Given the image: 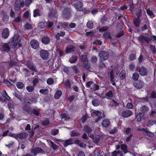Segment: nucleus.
<instances>
[{
  "mask_svg": "<svg viewBox=\"0 0 156 156\" xmlns=\"http://www.w3.org/2000/svg\"><path fill=\"white\" fill-rule=\"evenodd\" d=\"M21 37L20 35L17 34L15 35L13 37L11 41V43L13 44V45L14 47H20L21 45L20 43Z\"/></svg>",
  "mask_w": 156,
  "mask_h": 156,
  "instance_id": "obj_1",
  "label": "nucleus"
},
{
  "mask_svg": "<svg viewBox=\"0 0 156 156\" xmlns=\"http://www.w3.org/2000/svg\"><path fill=\"white\" fill-rule=\"evenodd\" d=\"M98 55L100 58V61L103 62L108 58L109 54L108 52L105 51H102L100 52Z\"/></svg>",
  "mask_w": 156,
  "mask_h": 156,
  "instance_id": "obj_2",
  "label": "nucleus"
},
{
  "mask_svg": "<svg viewBox=\"0 0 156 156\" xmlns=\"http://www.w3.org/2000/svg\"><path fill=\"white\" fill-rule=\"evenodd\" d=\"M40 54L41 58L43 60L47 59L49 55L48 51L44 50H41Z\"/></svg>",
  "mask_w": 156,
  "mask_h": 156,
  "instance_id": "obj_3",
  "label": "nucleus"
},
{
  "mask_svg": "<svg viewBox=\"0 0 156 156\" xmlns=\"http://www.w3.org/2000/svg\"><path fill=\"white\" fill-rule=\"evenodd\" d=\"M24 5V0H16L15 3V9H19Z\"/></svg>",
  "mask_w": 156,
  "mask_h": 156,
  "instance_id": "obj_4",
  "label": "nucleus"
},
{
  "mask_svg": "<svg viewBox=\"0 0 156 156\" xmlns=\"http://www.w3.org/2000/svg\"><path fill=\"white\" fill-rule=\"evenodd\" d=\"M26 66L30 69L35 72H37V70L35 65H34L30 61H28L26 62Z\"/></svg>",
  "mask_w": 156,
  "mask_h": 156,
  "instance_id": "obj_5",
  "label": "nucleus"
},
{
  "mask_svg": "<svg viewBox=\"0 0 156 156\" xmlns=\"http://www.w3.org/2000/svg\"><path fill=\"white\" fill-rule=\"evenodd\" d=\"M133 85L134 87L136 88L140 89L143 87L144 85V83L143 81H140L138 82L134 83Z\"/></svg>",
  "mask_w": 156,
  "mask_h": 156,
  "instance_id": "obj_6",
  "label": "nucleus"
},
{
  "mask_svg": "<svg viewBox=\"0 0 156 156\" xmlns=\"http://www.w3.org/2000/svg\"><path fill=\"white\" fill-rule=\"evenodd\" d=\"M31 153L34 154H36L38 153H44V152L42 149L38 147L33 148L31 151Z\"/></svg>",
  "mask_w": 156,
  "mask_h": 156,
  "instance_id": "obj_7",
  "label": "nucleus"
},
{
  "mask_svg": "<svg viewBox=\"0 0 156 156\" xmlns=\"http://www.w3.org/2000/svg\"><path fill=\"white\" fill-rule=\"evenodd\" d=\"M70 9L68 8L65 9L63 12V16L65 18H68L70 16Z\"/></svg>",
  "mask_w": 156,
  "mask_h": 156,
  "instance_id": "obj_8",
  "label": "nucleus"
},
{
  "mask_svg": "<svg viewBox=\"0 0 156 156\" xmlns=\"http://www.w3.org/2000/svg\"><path fill=\"white\" fill-rule=\"evenodd\" d=\"M139 72L141 76H145L147 73V70L145 68L142 67L140 69Z\"/></svg>",
  "mask_w": 156,
  "mask_h": 156,
  "instance_id": "obj_9",
  "label": "nucleus"
},
{
  "mask_svg": "<svg viewBox=\"0 0 156 156\" xmlns=\"http://www.w3.org/2000/svg\"><path fill=\"white\" fill-rule=\"evenodd\" d=\"M132 114V112L131 111L126 110L122 112V116L124 118H127L131 116Z\"/></svg>",
  "mask_w": 156,
  "mask_h": 156,
  "instance_id": "obj_10",
  "label": "nucleus"
},
{
  "mask_svg": "<svg viewBox=\"0 0 156 156\" xmlns=\"http://www.w3.org/2000/svg\"><path fill=\"white\" fill-rule=\"evenodd\" d=\"M30 44L32 48L35 49H37L39 46V44L37 41L35 40L31 41L30 42Z\"/></svg>",
  "mask_w": 156,
  "mask_h": 156,
  "instance_id": "obj_11",
  "label": "nucleus"
},
{
  "mask_svg": "<svg viewBox=\"0 0 156 156\" xmlns=\"http://www.w3.org/2000/svg\"><path fill=\"white\" fill-rule=\"evenodd\" d=\"M139 40L142 42L148 43L150 41V39L149 37H145L143 35H141L139 36Z\"/></svg>",
  "mask_w": 156,
  "mask_h": 156,
  "instance_id": "obj_12",
  "label": "nucleus"
},
{
  "mask_svg": "<svg viewBox=\"0 0 156 156\" xmlns=\"http://www.w3.org/2000/svg\"><path fill=\"white\" fill-rule=\"evenodd\" d=\"M9 34V32L8 28L5 29L2 31V36L3 38H7Z\"/></svg>",
  "mask_w": 156,
  "mask_h": 156,
  "instance_id": "obj_13",
  "label": "nucleus"
},
{
  "mask_svg": "<svg viewBox=\"0 0 156 156\" xmlns=\"http://www.w3.org/2000/svg\"><path fill=\"white\" fill-rule=\"evenodd\" d=\"M76 9L78 11H81L83 10L82 8L83 4L80 2H79L75 5Z\"/></svg>",
  "mask_w": 156,
  "mask_h": 156,
  "instance_id": "obj_14",
  "label": "nucleus"
},
{
  "mask_svg": "<svg viewBox=\"0 0 156 156\" xmlns=\"http://www.w3.org/2000/svg\"><path fill=\"white\" fill-rule=\"evenodd\" d=\"M73 139H69L65 141H63V145L65 147H66L69 145L73 144Z\"/></svg>",
  "mask_w": 156,
  "mask_h": 156,
  "instance_id": "obj_15",
  "label": "nucleus"
},
{
  "mask_svg": "<svg viewBox=\"0 0 156 156\" xmlns=\"http://www.w3.org/2000/svg\"><path fill=\"white\" fill-rule=\"evenodd\" d=\"M136 118L138 121H141L144 118V114L141 112L138 113L136 116Z\"/></svg>",
  "mask_w": 156,
  "mask_h": 156,
  "instance_id": "obj_16",
  "label": "nucleus"
},
{
  "mask_svg": "<svg viewBox=\"0 0 156 156\" xmlns=\"http://www.w3.org/2000/svg\"><path fill=\"white\" fill-rule=\"evenodd\" d=\"M110 123L109 120L108 119H105L103 120L102 122V125L104 127H106L109 125Z\"/></svg>",
  "mask_w": 156,
  "mask_h": 156,
  "instance_id": "obj_17",
  "label": "nucleus"
},
{
  "mask_svg": "<svg viewBox=\"0 0 156 156\" xmlns=\"http://www.w3.org/2000/svg\"><path fill=\"white\" fill-rule=\"evenodd\" d=\"M47 141L48 143L50 145V147H52L53 150H55L57 148V146L52 141L49 140H48Z\"/></svg>",
  "mask_w": 156,
  "mask_h": 156,
  "instance_id": "obj_18",
  "label": "nucleus"
},
{
  "mask_svg": "<svg viewBox=\"0 0 156 156\" xmlns=\"http://www.w3.org/2000/svg\"><path fill=\"white\" fill-rule=\"evenodd\" d=\"M68 26V24L66 23H60L59 25L57 26L58 28L60 29L67 28Z\"/></svg>",
  "mask_w": 156,
  "mask_h": 156,
  "instance_id": "obj_19",
  "label": "nucleus"
},
{
  "mask_svg": "<svg viewBox=\"0 0 156 156\" xmlns=\"http://www.w3.org/2000/svg\"><path fill=\"white\" fill-rule=\"evenodd\" d=\"M28 136V134L25 133H23L17 134V138L23 139Z\"/></svg>",
  "mask_w": 156,
  "mask_h": 156,
  "instance_id": "obj_20",
  "label": "nucleus"
},
{
  "mask_svg": "<svg viewBox=\"0 0 156 156\" xmlns=\"http://www.w3.org/2000/svg\"><path fill=\"white\" fill-rule=\"evenodd\" d=\"M49 16L50 18H52L56 17L57 15L55 12V10L54 9L51 10L49 13Z\"/></svg>",
  "mask_w": 156,
  "mask_h": 156,
  "instance_id": "obj_21",
  "label": "nucleus"
},
{
  "mask_svg": "<svg viewBox=\"0 0 156 156\" xmlns=\"http://www.w3.org/2000/svg\"><path fill=\"white\" fill-rule=\"evenodd\" d=\"M23 109L27 113L31 114V109L30 107L27 105H24Z\"/></svg>",
  "mask_w": 156,
  "mask_h": 156,
  "instance_id": "obj_22",
  "label": "nucleus"
},
{
  "mask_svg": "<svg viewBox=\"0 0 156 156\" xmlns=\"http://www.w3.org/2000/svg\"><path fill=\"white\" fill-rule=\"evenodd\" d=\"M75 50V48L72 46L70 45L67 47L65 50L67 53L70 52Z\"/></svg>",
  "mask_w": 156,
  "mask_h": 156,
  "instance_id": "obj_23",
  "label": "nucleus"
},
{
  "mask_svg": "<svg viewBox=\"0 0 156 156\" xmlns=\"http://www.w3.org/2000/svg\"><path fill=\"white\" fill-rule=\"evenodd\" d=\"M49 41L50 39L49 38L46 36H44L43 37L42 40V42L45 44H48Z\"/></svg>",
  "mask_w": 156,
  "mask_h": 156,
  "instance_id": "obj_24",
  "label": "nucleus"
},
{
  "mask_svg": "<svg viewBox=\"0 0 156 156\" xmlns=\"http://www.w3.org/2000/svg\"><path fill=\"white\" fill-rule=\"evenodd\" d=\"M41 15L40 10L39 9H36L33 11V16L34 17H36L40 16Z\"/></svg>",
  "mask_w": 156,
  "mask_h": 156,
  "instance_id": "obj_25",
  "label": "nucleus"
},
{
  "mask_svg": "<svg viewBox=\"0 0 156 156\" xmlns=\"http://www.w3.org/2000/svg\"><path fill=\"white\" fill-rule=\"evenodd\" d=\"M62 94V92L61 90H58L56 92L54 97L56 99H58Z\"/></svg>",
  "mask_w": 156,
  "mask_h": 156,
  "instance_id": "obj_26",
  "label": "nucleus"
},
{
  "mask_svg": "<svg viewBox=\"0 0 156 156\" xmlns=\"http://www.w3.org/2000/svg\"><path fill=\"white\" fill-rule=\"evenodd\" d=\"M65 34V33L64 31H61L60 33H58L56 36L55 38L57 40H58L60 37H63Z\"/></svg>",
  "mask_w": 156,
  "mask_h": 156,
  "instance_id": "obj_27",
  "label": "nucleus"
},
{
  "mask_svg": "<svg viewBox=\"0 0 156 156\" xmlns=\"http://www.w3.org/2000/svg\"><path fill=\"white\" fill-rule=\"evenodd\" d=\"M92 102L93 105L94 106H97L99 105L100 104V102L96 98H94L93 99L92 101Z\"/></svg>",
  "mask_w": 156,
  "mask_h": 156,
  "instance_id": "obj_28",
  "label": "nucleus"
},
{
  "mask_svg": "<svg viewBox=\"0 0 156 156\" xmlns=\"http://www.w3.org/2000/svg\"><path fill=\"white\" fill-rule=\"evenodd\" d=\"M105 95L108 99L112 98L113 96V92L110 90L106 93Z\"/></svg>",
  "mask_w": 156,
  "mask_h": 156,
  "instance_id": "obj_29",
  "label": "nucleus"
},
{
  "mask_svg": "<svg viewBox=\"0 0 156 156\" xmlns=\"http://www.w3.org/2000/svg\"><path fill=\"white\" fill-rule=\"evenodd\" d=\"M84 130L87 133L90 132L92 131V129L90 127L87 126H84Z\"/></svg>",
  "mask_w": 156,
  "mask_h": 156,
  "instance_id": "obj_30",
  "label": "nucleus"
},
{
  "mask_svg": "<svg viewBox=\"0 0 156 156\" xmlns=\"http://www.w3.org/2000/svg\"><path fill=\"white\" fill-rule=\"evenodd\" d=\"M101 153V151L97 149H96L94 152V154L95 156H100Z\"/></svg>",
  "mask_w": 156,
  "mask_h": 156,
  "instance_id": "obj_31",
  "label": "nucleus"
},
{
  "mask_svg": "<svg viewBox=\"0 0 156 156\" xmlns=\"http://www.w3.org/2000/svg\"><path fill=\"white\" fill-rule=\"evenodd\" d=\"M75 143L78 144L81 147H86V144L83 143H80V141L79 140H76L75 141Z\"/></svg>",
  "mask_w": 156,
  "mask_h": 156,
  "instance_id": "obj_32",
  "label": "nucleus"
},
{
  "mask_svg": "<svg viewBox=\"0 0 156 156\" xmlns=\"http://www.w3.org/2000/svg\"><path fill=\"white\" fill-rule=\"evenodd\" d=\"M141 111L144 112L148 111L149 109L148 107L145 105L142 106L141 107Z\"/></svg>",
  "mask_w": 156,
  "mask_h": 156,
  "instance_id": "obj_33",
  "label": "nucleus"
},
{
  "mask_svg": "<svg viewBox=\"0 0 156 156\" xmlns=\"http://www.w3.org/2000/svg\"><path fill=\"white\" fill-rule=\"evenodd\" d=\"M3 49L5 51H8L10 49V47L8 44H4L2 46Z\"/></svg>",
  "mask_w": 156,
  "mask_h": 156,
  "instance_id": "obj_34",
  "label": "nucleus"
},
{
  "mask_svg": "<svg viewBox=\"0 0 156 156\" xmlns=\"http://www.w3.org/2000/svg\"><path fill=\"white\" fill-rule=\"evenodd\" d=\"M16 86L18 88L22 89L24 87L23 84L21 82H18L16 83Z\"/></svg>",
  "mask_w": 156,
  "mask_h": 156,
  "instance_id": "obj_35",
  "label": "nucleus"
},
{
  "mask_svg": "<svg viewBox=\"0 0 156 156\" xmlns=\"http://www.w3.org/2000/svg\"><path fill=\"white\" fill-rule=\"evenodd\" d=\"M89 137L93 139L94 142L96 143H98L99 141V138H94V136L93 135H90Z\"/></svg>",
  "mask_w": 156,
  "mask_h": 156,
  "instance_id": "obj_36",
  "label": "nucleus"
},
{
  "mask_svg": "<svg viewBox=\"0 0 156 156\" xmlns=\"http://www.w3.org/2000/svg\"><path fill=\"white\" fill-rule=\"evenodd\" d=\"M77 58L74 56L72 57L69 59V61L71 63H73L76 61Z\"/></svg>",
  "mask_w": 156,
  "mask_h": 156,
  "instance_id": "obj_37",
  "label": "nucleus"
},
{
  "mask_svg": "<svg viewBox=\"0 0 156 156\" xmlns=\"http://www.w3.org/2000/svg\"><path fill=\"white\" fill-rule=\"evenodd\" d=\"M3 97L8 100H9L10 99V97L8 95L5 90H4L2 93Z\"/></svg>",
  "mask_w": 156,
  "mask_h": 156,
  "instance_id": "obj_38",
  "label": "nucleus"
},
{
  "mask_svg": "<svg viewBox=\"0 0 156 156\" xmlns=\"http://www.w3.org/2000/svg\"><path fill=\"white\" fill-rule=\"evenodd\" d=\"M139 77V75L137 73H134L132 76L133 79L135 80H137Z\"/></svg>",
  "mask_w": 156,
  "mask_h": 156,
  "instance_id": "obj_39",
  "label": "nucleus"
},
{
  "mask_svg": "<svg viewBox=\"0 0 156 156\" xmlns=\"http://www.w3.org/2000/svg\"><path fill=\"white\" fill-rule=\"evenodd\" d=\"M26 89L29 92H32L34 90V86L33 85L27 86L26 87Z\"/></svg>",
  "mask_w": 156,
  "mask_h": 156,
  "instance_id": "obj_40",
  "label": "nucleus"
},
{
  "mask_svg": "<svg viewBox=\"0 0 156 156\" xmlns=\"http://www.w3.org/2000/svg\"><path fill=\"white\" fill-rule=\"evenodd\" d=\"M126 75V71L123 70H122L119 74V76L122 79L124 78Z\"/></svg>",
  "mask_w": 156,
  "mask_h": 156,
  "instance_id": "obj_41",
  "label": "nucleus"
},
{
  "mask_svg": "<svg viewBox=\"0 0 156 156\" xmlns=\"http://www.w3.org/2000/svg\"><path fill=\"white\" fill-rule=\"evenodd\" d=\"M46 26V23L45 22H42L38 23V27L39 28H43L45 27Z\"/></svg>",
  "mask_w": 156,
  "mask_h": 156,
  "instance_id": "obj_42",
  "label": "nucleus"
},
{
  "mask_svg": "<svg viewBox=\"0 0 156 156\" xmlns=\"http://www.w3.org/2000/svg\"><path fill=\"white\" fill-rule=\"evenodd\" d=\"M25 28L27 30H29L32 28V25L29 23H27L25 25Z\"/></svg>",
  "mask_w": 156,
  "mask_h": 156,
  "instance_id": "obj_43",
  "label": "nucleus"
},
{
  "mask_svg": "<svg viewBox=\"0 0 156 156\" xmlns=\"http://www.w3.org/2000/svg\"><path fill=\"white\" fill-rule=\"evenodd\" d=\"M87 26L89 28L91 29L93 27V23L91 21L88 22L87 24Z\"/></svg>",
  "mask_w": 156,
  "mask_h": 156,
  "instance_id": "obj_44",
  "label": "nucleus"
},
{
  "mask_svg": "<svg viewBox=\"0 0 156 156\" xmlns=\"http://www.w3.org/2000/svg\"><path fill=\"white\" fill-rule=\"evenodd\" d=\"M2 20L5 23H7L9 20V17L7 15H5L3 16Z\"/></svg>",
  "mask_w": 156,
  "mask_h": 156,
  "instance_id": "obj_45",
  "label": "nucleus"
},
{
  "mask_svg": "<svg viewBox=\"0 0 156 156\" xmlns=\"http://www.w3.org/2000/svg\"><path fill=\"white\" fill-rule=\"evenodd\" d=\"M32 112L33 114L37 116L39 115L40 114L39 111L35 109H33L32 110Z\"/></svg>",
  "mask_w": 156,
  "mask_h": 156,
  "instance_id": "obj_46",
  "label": "nucleus"
},
{
  "mask_svg": "<svg viewBox=\"0 0 156 156\" xmlns=\"http://www.w3.org/2000/svg\"><path fill=\"white\" fill-rule=\"evenodd\" d=\"M145 133L146 135L149 137H153L154 136L153 133L150 131H148L147 129L146 131L145 132Z\"/></svg>",
  "mask_w": 156,
  "mask_h": 156,
  "instance_id": "obj_47",
  "label": "nucleus"
},
{
  "mask_svg": "<svg viewBox=\"0 0 156 156\" xmlns=\"http://www.w3.org/2000/svg\"><path fill=\"white\" fill-rule=\"evenodd\" d=\"M110 78L111 80L113 82L112 83V85H115V83L114 82V77L113 74V70H112L110 72Z\"/></svg>",
  "mask_w": 156,
  "mask_h": 156,
  "instance_id": "obj_48",
  "label": "nucleus"
},
{
  "mask_svg": "<svg viewBox=\"0 0 156 156\" xmlns=\"http://www.w3.org/2000/svg\"><path fill=\"white\" fill-rule=\"evenodd\" d=\"M127 147V146L126 144H121V149L123 151H124V153H126V152H125V151L126 150Z\"/></svg>",
  "mask_w": 156,
  "mask_h": 156,
  "instance_id": "obj_49",
  "label": "nucleus"
},
{
  "mask_svg": "<svg viewBox=\"0 0 156 156\" xmlns=\"http://www.w3.org/2000/svg\"><path fill=\"white\" fill-rule=\"evenodd\" d=\"M40 93L44 94H46L48 93V90L47 89H41L39 90Z\"/></svg>",
  "mask_w": 156,
  "mask_h": 156,
  "instance_id": "obj_50",
  "label": "nucleus"
},
{
  "mask_svg": "<svg viewBox=\"0 0 156 156\" xmlns=\"http://www.w3.org/2000/svg\"><path fill=\"white\" fill-rule=\"evenodd\" d=\"M47 82L48 84L51 85L53 83L54 80L52 78H50L47 80Z\"/></svg>",
  "mask_w": 156,
  "mask_h": 156,
  "instance_id": "obj_51",
  "label": "nucleus"
},
{
  "mask_svg": "<svg viewBox=\"0 0 156 156\" xmlns=\"http://www.w3.org/2000/svg\"><path fill=\"white\" fill-rule=\"evenodd\" d=\"M49 123V122L48 119H46L42 122V124L44 126H46Z\"/></svg>",
  "mask_w": 156,
  "mask_h": 156,
  "instance_id": "obj_52",
  "label": "nucleus"
},
{
  "mask_svg": "<svg viewBox=\"0 0 156 156\" xmlns=\"http://www.w3.org/2000/svg\"><path fill=\"white\" fill-rule=\"evenodd\" d=\"M63 83L68 87L69 88L70 87V83L68 80H66Z\"/></svg>",
  "mask_w": 156,
  "mask_h": 156,
  "instance_id": "obj_53",
  "label": "nucleus"
},
{
  "mask_svg": "<svg viewBox=\"0 0 156 156\" xmlns=\"http://www.w3.org/2000/svg\"><path fill=\"white\" fill-rule=\"evenodd\" d=\"M134 23L135 26L136 27H138L140 24V20L139 19L134 21Z\"/></svg>",
  "mask_w": 156,
  "mask_h": 156,
  "instance_id": "obj_54",
  "label": "nucleus"
},
{
  "mask_svg": "<svg viewBox=\"0 0 156 156\" xmlns=\"http://www.w3.org/2000/svg\"><path fill=\"white\" fill-rule=\"evenodd\" d=\"M39 81V79L37 78H35L34 79L33 81V85L34 86H35L37 83H38Z\"/></svg>",
  "mask_w": 156,
  "mask_h": 156,
  "instance_id": "obj_55",
  "label": "nucleus"
},
{
  "mask_svg": "<svg viewBox=\"0 0 156 156\" xmlns=\"http://www.w3.org/2000/svg\"><path fill=\"white\" fill-rule=\"evenodd\" d=\"M30 13L28 11H26L24 14V17L25 18H28L30 16Z\"/></svg>",
  "mask_w": 156,
  "mask_h": 156,
  "instance_id": "obj_56",
  "label": "nucleus"
},
{
  "mask_svg": "<svg viewBox=\"0 0 156 156\" xmlns=\"http://www.w3.org/2000/svg\"><path fill=\"white\" fill-rule=\"evenodd\" d=\"M69 118V116L67 114H64L62 115V119L65 120H66Z\"/></svg>",
  "mask_w": 156,
  "mask_h": 156,
  "instance_id": "obj_57",
  "label": "nucleus"
},
{
  "mask_svg": "<svg viewBox=\"0 0 156 156\" xmlns=\"http://www.w3.org/2000/svg\"><path fill=\"white\" fill-rule=\"evenodd\" d=\"M84 66L87 69H88L90 68V65L89 63L88 62V61H87V62L86 61L85 62H84Z\"/></svg>",
  "mask_w": 156,
  "mask_h": 156,
  "instance_id": "obj_58",
  "label": "nucleus"
},
{
  "mask_svg": "<svg viewBox=\"0 0 156 156\" xmlns=\"http://www.w3.org/2000/svg\"><path fill=\"white\" fill-rule=\"evenodd\" d=\"M21 20V16H19L15 18L14 20V21L15 22L18 23L20 22Z\"/></svg>",
  "mask_w": 156,
  "mask_h": 156,
  "instance_id": "obj_59",
  "label": "nucleus"
},
{
  "mask_svg": "<svg viewBox=\"0 0 156 156\" xmlns=\"http://www.w3.org/2000/svg\"><path fill=\"white\" fill-rule=\"evenodd\" d=\"M81 59L85 62V61L87 62V61H88V58L86 55H82L81 56Z\"/></svg>",
  "mask_w": 156,
  "mask_h": 156,
  "instance_id": "obj_60",
  "label": "nucleus"
},
{
  "mask_svg": "<svg viewBox=\"0 0 156 156\" xmlns=\"http://www.w3.org/2000/svg\"><path fill=\"white\" fill-rule=\"evenodd\" d=\"M154 123L155 122L154 121H153L152 120H150L147 123V126H151L153 125Z\"/></svg>",
  "mask_w": 156,
  "mask_h": 156,
  "instance_id": "obj_61",
  "label": "nucleus"
},
{
  "mask_svg": "<svg viewBox=\"0 0 156 156\" xmlns=\"http://www.w3.org/2000/svg\"><path fill=\"white\" fill-rule=\"evenodd\" d=\"M79 133L76 131H72L71 132V136H78Z\"/></svg>",
  "mask_w": 156,
  "mask_h": 156,
  "instance_id": "obj_62",
  "label": "nucleus"
},
{
  "mask_svg": "<svg viewBox=\"0 0 156 156\" xmlns=\"http://www.w3.org/2000/svg\"><path fill=\"white\" fill-rule=\"evenodd\" d=\"M93 113L95 114L98 117L99 116H101V112L98 111H94Z\"/></svg>",
  "mask_w": 156,
  "mask_h": 156,
  "instance_id": "obj_63",
  "label": "nucleus"
},
{
  "mask_svg": "<svg viewBox=\"0 0 156 156\" xmlns=\"http://www.w3.org/2000/svg\"><path fill=\"white\" fill-rule=\"evenodd\" d=\"M58 133V129H55L52 130L51 132V133L53 135H57Z\"/></svg>",
  "mask_w": 156,
  "mask_h": 156,
  "instance_id": "obj_64",
  "label": "nucleus"
}]
</instances>
